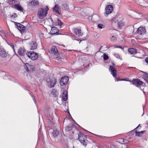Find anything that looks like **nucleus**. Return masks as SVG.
<instances>
[{
  "instance_id": "obj_1",
  "label": "nucleus",
  "mask_w": 148,
  "mask_h": 148,
  "mask_svg": "<svg viewBox=\"0 0 148 148\" xmlns=\"http://www.w3.org/2000/svg\"><path fill=\"white\" fill-rule=\"evenodd\" d=\"M110 22L112 25L115 24L117 22V26L120 28L123 26L125 24L122 15L119 14L112 18L110 20Z\"/></svg>"
},
{
  "instance_id": "obj_2",
  "label": "nucleus",
  "mask_w": 148,
  "mask_h": 148,
  "mask_svg": "<svg viewBox=\"0 0 148 148\" xmlns=\"http://www.w3.org/2000/svg\"><path fill=\"white\" fill-rule=\"evenodd\" d=\"M49 10V8L47 6L44 8L39 9L37 13L38 17L41 19L45 18Z\"/></svg>"
},
{
  "instance_id": "obj_3",
  "label": "nucleus",
  "mask_w": 148,
  "mask_h": 148,
  "mask_svg": "<svg viewBox=\"0 0 148 148\" xmlns=\"http://www.w3.org/2000/svg\"><path fill=\"white\" fill-rule=\"evenodd\" d=\"M26 55L29 58L33 60H36L38 57L37 53L31 51L27 52Z\"/></svg>"
},
{
  "instance_id": "obj_4",
  "label": "nucleus",
  "mask_w": 148,
  "mask_h": 148,
  "mask_svg": "<svg viewBox=\"0 0 148 148\" xmlns=\"http://www.w3.org/2000/svg\"><path fill=\"white\" fill-rule=\"evenodd\" d=\"M133 84L136 86L140 87V89L142 90L143 89V86H142L143 82L139 79H135L132 81Z\"/></svg>"
},
{
  "instance_id": "obj_5",
  "label": "nucleus",
  "mask_w": 148,
  "mask_h": 148,
  "mask_svg": "<svg viewBox=\"0 0 148 148\" xmlns=\"http://www.w3.org/2000/svg\"><path fill=\"white\" fill-rule=\"evenodd\" d=\"M47 81L49 86L50 87L52 88L54 87L56 84V80L55 78L53 77L51 79L50 78L47 79Z\"/></svg>"
},
{
  "instance_id": "obj_6",
  "label": "nucleus",
  "mask_w": 148,
  "mask_h": 148,
  "mask_svg": "<svg viewBox=\"0 0 148 148\" xmlns=\"http://www.w3.org/2000/svg\"><path fill=\"white\" fill-rule=\"evenodd\" d=\"M15 25L16 26L18 29L22 34H23L25 31V27L21 24L16 22H14Z\"/></svg>"
},
{
  "instance_id": "obj_7",
  "label": "nucleus",
  "mask_w": 148,
  "mask_h": 148,
  "mask_svg": "<svg viewBox=\"0 0 148 148\" xmlns=\"http://www.w3.org/2000/svg\"><path fill=\"white\" fill-rule=\"evenodd\" d=\"M86 135H82V134H78V139L84 145H86L85 140L86 139Z\"/></svg>"
},
{
  "instance_id": "obj_8",
  "label": "nucleus",
  "mask_w": 148,
  "mask_h": 148,
  "mask_svg": "<svg viewBox=\"0 0 148 148\" xmlns=\"http://www.w3.org/2000/svg\"><path fill=\"white\" fill-rule=\"evenodd\" d=\"M39 2L37 1L32 0L28 4L29 8H35L39 5Z\"/></svg>"
},
{
  "instance_id": "obj_9",
  "label": "nucleus",
  "mask_w": 148,
  "mask_h": 148,
  "mask_svg": "<svg viewBox=\"0 0 148 148\" xmlns=\"http://www.w3.org/2000/svg\"><path fill=\"white\" fill-rule=\"evenodd\" d=\"M69 81V77L67 76H64L61 78L60 81V84L61 86H63L66 85Z\"/></svg>"
},
{
  "instance_id": "obj_10",
  "label": "nucleus",
  "mask_w": 148,
  "mask_h": 148,
  "mask_svg": "<svg viewBox=\"0 0 148 148\" xmlns=\"http://www.w3.org/2000/svg\"><path fill=\"white\" fill-rule=\"evenodd\" d=\"M53 11L55 13L59 15L61 14V9L60 6L58 5H56L53 8Z\"/></svg>"
},
{
  "instance_id": "obj_11",
  "label": "nucleus",
  "mask_w": 148,
  "mask_h": 148,
  "mask_svg": "<svg viewBox=\"0 0 148 148\" xmlns=\"http://www.w3.org/2000/svg\"><path fill=\"white\" fill-rule=\"evenodd\" d=\"M113 10L112 6L110 5L107 6L105 8L106 14H108L111 13Z\"/></svg>"
},
{
  "instance_id": "obj_12",
  "label": "nucleus",
  "mask_w": 148,
  "mask_h": 148,
  "mask_svg": "<svg viewBox=\"0 0 148 148\" xmlns=\"http://www.w3.org/2000/svg\"><path fill=\"white\" fill-rule=\"evenodd\" d=\"M30 49L32 50L35 49L37 48V45L35 41H32L29 44Z\"/></svg>"
},
{
  "instance_id": "obj_13",
  "label": "nucleus",
  "mask_w": 148,
  "mask_h": 148,
  "mask_svg": "<svg viewBox=\"0 0 148 148\" xmlns=\"http://www.w3.org/2000/svg\"><path fill=\"white\" fill-rule=\"evenodd\" d=\"M137 32L140 35L144 34L146 32L145 29L143 27H140L138 28Z\"/></svg>"
},
{
  "instance_id": "obj_14",
  "label": "nucleus",
  "mask_w": 148,
  "mask_h": 148,
  "mask_svg": "<svg viewBox=\"0 0 148 148\" xmlns=\"http://www.w3.org/2000/svg\"><path fill=\"white\" fill-rule=\"evenodd\" d=\"M74 33L78 37L82 36L83 35V33L81 32V30L78 28H76L74 29Z\"/></svg>"
},
{
  "instance_id": "obj_15",
  "label": "nucleus",
  "mask_w": 148,
  "mask_h": 148,
  "mask_svg": "<svg viewBox=\"0 0 148 148\" xmlns=\"http://www.w3.org/2000/svg\"><path fill=\"white\" fill-rule=\"evenodd\" d=\"M51 52L52 53L56 56H58L59 55V54L58 50L55 47H52L51 49Z\"/></svg>"
},
{
  "instance_id": "obj_16",
  "label": "nucleus",
  "mask_w": 148,
  "mask_h": 148,
  "mask_svg": "<svg viewBox=\"0 0 148 148\" xmlns=\"http://www.w3.org/2000/svg\"><path fill=\"white\" fill-rule=\"evenodd\" d=\"M109 70L111 73L112 75L113 76L115 77L116 76V71L114 68L113 66H110Z\"/></svg>"
},
{
  "instance_id": "obj_17",
  "label": "nucleus",
  "mask_w": 148,
  "mask_h": 148,
  "mask_svg": "<svg viewBox=\"0 0 148 148\" xmlns=\"http://www.w3.org/2000/svg\"><path fill=\"white\" fill-rule=\"evenodd\" d=\"M12 7L21 11H22L23 10V8L18 4H16L14 5H13L12 6Z\"/></svg>"
},
{
  "instance_id": "obj_18",
  "label": "nucleus",
  "mask_w": 148,
  "mask_h": 148,
  "mask_svg": "<svg viewBox=\"0 0 148 148\" xmlns=\"http://www.w3.org/2000/svg\"><path fill=\"white\" fill-rule=\"evenodd\" d=\"M25 49L23 48H20L18 50V54L20 56H24L25 53Z\"/></svg>"
},
{
  "instance_id": "obj_19",
  "label": "nucleus",
  "mask_w": 148,
  "mask_h": 148,
  "mask_svg": "<svg viewBox=\"0 0 148 148\" xmlns=\"http://www.w3.org/2000/svg\"><path fill=\"white\" fill-rule=\"evenodd\" d=\"M51 33L52 35L58 34L57 28L55 27H53L51 29Z\"/></svg>"
},
{
  "instance_id": "obj_20",
  "label": "nucleus",
  "mask_w": 148,
  "mask_h": 148,
  "mask_svg": "<svg viewBox=\"0 0 148 148\" xmlns=\"http://www.w3.org/2000/svg\"><path fill=\"white\" fill-rule=\"evenodd\" d=\"M0 56L3 58L5 57L6 56V54L5 50L2 47H0Z\"/></svg>"
},
{
  "instance_id": "obj_21",
  "label": "nucleus",
  "mask_w": 148,
  "mask_h": 148,
  "mask_svg": "<svg viewBox=\"0 0 148 148\" xmlns=\"http://www.w3.org/2000/svg\"><path fill=\"white\" fill-rule=\"evenodd\" d=\"M62 96L63 100L64 101H66L68 98V93L66 90L64 91Z\"/></svg>"
},
{
  "instance_id": "obj_22",
  "label": "nucleus",
  "mask_w": 148,
  "mask_h": 148,
  "mask_svg": "<svg viewBox=\"0 0 148 148\" xmlns=\"http://www.w3.org/2000/svg\"><path fill=\"white\" fill-rule=\"evenodd\" d=\"M129 52L131 54H134L137 52L136 50L134 48H131L128 49Z\"/></svg>"
},
{
  "instance_id": "obj_23",
  "label": "nucleus",
  "mask_w": 148,
  "mask_h": 148,
  "mask_svg": "<svg viewBox=\"0 0 148 148\" xmlns=\"http://www.w3.org/2000/svg\"><path fill=\"white\" fill-rule=\"evenodd\" d=\"M62 9L65 10H69V5L66 3H64L62 5Z\"/></svg>"
},
{
  "instance_id": "obj_24",
  "label": "nucleus",
  "mask_w": 148,
  "mask_h": 148,
  "mask_svg": "<svg viewBox=\"0 0 148 148\" xmlns=\"http://www.w3.org/2000/svg\"><path fill=\"white\" fill-rule=\"evenodd\" d=\"M59 134V132L58 131L56 130H53L52 133L53 136L54 137L57 136Z\"/></svg>"
},
{
  "instance_id": "obj_25",
  "label": "nucleus",
  "mask_w": 148,
  "mask_h": 148,
  "mask_svg": "<svg viewBox=\"0 0 148 148\" xmlns=\"http://www.w3.org/2000/svg\"><path fill=\"white\" fill-rule=\"evenodd\" d=\"M51 93L53 94L54 97H56L58 95V92L55 89H53L51 91Z\"/></svg>"
},
{
  "instance_id": "obj_26",
  "label": "nucleus",
  "mask_w": 148,
  "mask_h": 148,
  "mask_svg": "<svg viewBox=\"0 0 148 148\" xmlns=\"http://www.w3.org/2000/svg\"><path fill=\"white\" fill-rule=\"evenodd\" d=\"M8 2L10 5H12L16 3L17 1L16 0H8Z\"/></svg>"
},
{
  "instance_id": "obj_27",
  "label": "nucleus",
  "mask_w": 148,
  "mask_h": 148,
  "mask_svg": "<svg viewBox=\"0 0 148 148\" xmlns=\"http://www.w3.org/2000/svg\"><path fill=\"white\" fill-rule=\"evenodd\" d=\"M34 70L33 67L30 65H29L27 67V71H33Z\"/></svg>"
},
{
  "instance_id": "obj_28",
  "label": "nucleus",
  "mask_w": 148,
  "mask_h": 148,
  "mask_svg": "<svg viewBox=\"0 0 148 148\" xmlns=\"http://www.w3.org/2000/svg\"><path fill=\"white\" fill-rule=\"evenodd\" d=\"M143 76L144 79L148 83V74L145 73L144 74Z\"/></svg>"
},
{
  "instance_id": "obj_29",
  "label": "nucleus",
  "mask_w": 148,
  "mask_h": 148,
  "mask_svg": "<svg viewBox=\"0 0 148 148\" xmlns=\"http://www.w3.org/2000/svg\"><path fill=\"white\" fill-rule=\"evenodd\" d=\"M72 125L66 126L65 128V130L66 131H69L72 129Z\"/></svg>"
},
{
  "instance_id": "obj_30",
  "label": "nucleus",
  "mask_w": 148,
  "mask_h": 148,
  "mask_svg": "<svg viewBox=\"0 0 148 148\" xmlns=\"http://www.w3.org/2000/svg\"><path fill=\"white\" fill-rule=\"evenodd\" d=\"M97 26V28L99 29H102L103 28H104V25L103 24L100 23L98 24Z\"/></svg>"
},
{
  "instance_id": "obj_31",
  "label": "nucleus",
  "mask_w": 148,
  "mask_h": 148,
  "mask_svg": "<svg viewBox=\"0 0 148 148\" xmlns=\"http://www.w3.org/2000/svg\"><path fill=\"white\" fill-rule=\"evenodd\" d=\"M17 17L16 14L14 13L13 15H11L10 18L11 19H14Z\"/></svg>"
},
{
  "instance_id": "obj_32",
  "label": "nucleus",
  "mask_w": 148,
  "mask_h": 148,
  "mask_svg": "<svg viewBox=\"0 0 148 148\" xmlns=\"http://www.w3.org/2000/svg\"><path fill=\"white\" fill-rule=\"evenodd\" d=\"M110 40L111 41L114 42L116 40V38L114 36H112L110 38Z\"/></svg>"
},
{
  "instance_id": "obj_33",
  "label": "nucleus",
  "mask_w": 148,
  "mask_h": 148,
  "mask_svg": "<svg viewBox=\"0 0 148 148\" xmlns=\"http://www.w3.org/2000/svg\"><path fill=\"white\" fill-rule=\"evenodd\" d=\"M103 58L105 60H107L108 59V56L106 54H103Z\"/></svg>"
},
{
  "instance_id": "obj_34",
  "label": "nucleus",
  "mask_w": 148,
  "mask_h": 148,
  "mask_svg": "<svg viewBox=\"0 0 148 148\" xmlns=\"http://www.w3.org/2000/svg\"><path fill=\"white\" fill-rule=\"evenodd\" d=\"M58 25H60V26H61L63 25L62 22L58 19Z\"/></svg>"
},
{
  "instance_id": "obj_35",
  "label": "nucleus",
  "mask_w": 148,
  "mask_h": 148,
  "mask_svg": "<svg viewBox=\"0 0 148 148\" xmlns=\"http://www.w3.org/2000/svg\"><path fill=\"white\" fill-rule=\"evenodd\" d=\"M138 1L139 2V4L140 5H142L143 3L145 2V1L143 0H138Z\"/></svg>"
},
{
  "instance_id": "obj_36",
  "label": "nucleus",
  "mask_w": 148,
  "mask_h": 148,
  "mask_svg": "<svg viewBox=\"0 0 148 148\" xmlns=\"http://www.w3.org/2000/svg\"><path fill=\"white\" fill-rule=\"evenodd\" d=\"M9 45L11 47V48L14 51H15V50H14V46L12 44L10 43L9 44Z\"/></svg>"
},
{
  "instance_id": "obj_37",
  "label": "nucleus",
  "mask_w": 148,
  "mask_h": 148,
  "mask_svg": "<svg viewBox=\"0 0 148 148\" xmlns=\"http://www.w3.org/2000/svg\"><path fill=\"white\" fill-rule=\"evenodd\" d=\"M136 136H141V135H140L141 134L140 133V132H136Z\"/></svg>"
},
{
  "instance_id": "obj_38",
  "label": "nucleus",
  "mask_w": 148,
  "mask_h": 148,
  "mask_svg": "<svg viewBox=\"0 0 148 148\" xmlns=\"http://www.w3.org/2000/svg\"><path fill=\"white\" fill-rule=\"evenodd\" d=\"M56 59L58 60L61 61L62 59L60 57H57L56 58Z\"/></svg>"
},
{
  "instance_id": "obj_39",
  "label": "nucleus",
  "mask_w": 148,
  "mask_h": 148,
  "mask_svg": "<svg viewBox=\"0 0 148 148\" xmlns=\"http://www.w3.org/2000/svg\"><path fill=\"white\" fill-rule=\"evenodd\" d=\"M115 57L118 58H120V56L117 54H115L114 55Z\"/></svg>"
},
{
  "instance_id": "obj_40",
  "label": "nucleus",
  "mask_w": 148,
  "mask_h": 148,
  "mask_svg": "<svg viewBox=\"0 0 148 148\" xmlns=\"http://www.w3.org/2000/svg\"><path fill=\"white\" fill-rule=\"evenodd\" d=\"M120 80H124V79H122L120 80V79L119 78H115V81H120Z\"/></svg>"
},
{
  "instance_id": "obj_41",
  "label": "nucleus",
  "mask_w": 148,
  "mask_h": 148,
  "mask_svg": "<svg viewBox=\"0 0 148 148\" xmlns=\"http://www.w3.org/2000/svg\"><path fill=\"white\" fill-rule=\"evenodd\" d=\"M32 97H33V101H34V103L36 104V100L35 99V98H34V96L32 95Z\"/></svg>"
},
{
  "instance_id": "obj_42",
  "label": "nucleus",
  "mask_w": 148,
  "mask_h": 148,
  "mask_svg": "<svg viewBox=\"0 0 148 148\" xmlns=\"http://www.w3.org/2000/svg\"><path fill=\"white\" fill-rule=\"evenodd\" d=\"M110 148H115V147L114 145L112 144L110 145Z\"/></svg>"
},
{
  "instance_id": "obj_43",
  "label": "nucleus",
  "mask_w": 148,
  "mask_h": 148,
  "mask_svg": "<svg viewBox=\"0 0 148 148\" xmlns=\"http://www.w3.org/2000/svg\"><path fill=\"white\" fill-rule=\"evenodd\" d=\"M145 61L147 63H148V57L146 58Z\"/></svg>"
},
{
  "instance_id": "obj_44",
  "label": "nucleus",
  "mask_w": 148,
  "mask_h": 148,
  "mask_svg": "<svg viewBox=\"0 0 148 148\" xmlns=\"http://www.w3.org/2000/svg\"><path fill=\"white\" fill-rule=\"evenodd\" d=\"M141 127V126L140 125H139L134 130H136V129H137L138 128H140Z\"/></svg>"
},
{
  "instance_id": "obj_45",
  "label": "nucleus",
  "mask_w": 148,
  "mask_h": 148,
  "mask_svg": "<svg viewBox=\"0 0 148 148\" xmlns=\"http://www.w3.org/2000/svg\"><path fill=\"white\" fill-rule=\"evenodd\" d=\"M138 14L140 15V16L139 17H137V18H138L140 17H141V14L140 13H139Z\"/></svg>"
},
{
  "instance_id": "obj_46",
  "label": "nucleus",
  "mask_w": 148,
  "mask_h": 148,
  "mask_svg": "<svg viewBox=\"0 0 148 148\" xmlns=\"http://www.w3.org/2000/svg\"><path fill=\"white\" fill-rule=\"evenodd\" d=\"M115 48H120L121 49H122V47L121 46H116L115 47Z\"/></svg>"
},
{
  "instance_id": "obj_47",
  "label": "nucleus",
  "mask_w": 148,
  "mask_h": 148,
  "mask_svg": "<svg viewBox=\"0 0 148 148\" xmlns=\"http://www.w3.org/2000/svg\"><path fill=\"white\" fill-rule=\"evenodd\" d=\"M140 132V133L141 134H143L144 132V131H141V132Z\"/></svg>"
},
{
  "instance_id": "obj_48",
  "label": "nucleus",
  "mask_w": 148,
  "mask_h": 148,
  "mask_svg": "<svg viewBox=\"0 0 148 148\" xmlns=\"http://www.w3.org/2000/svg\"><path fill=\"white\" fill-rule=\"evenodd\" d=\"M112 63L113 66H114L115 65V64L114 63H112Z\"/></svg>"
},
{
  "instance_id": "obj_49",
  "label": "nucleus",
  "mask_w": 148,
  "mask_h": 148,
  "mask_svg": "<svg viewBox=\"0 0 148 148\" xmlns=\"http://www.w3.org/2000/svg\"><path fill=\"white\" fill-rule=\"evenodd\" d=\"M102 47H103V46H101V47H100V50L101 49H102Z\"/></svg>"
},
{
  "instance_id": "obj_50",
  "label": "nucleus",
  "mask_w": 148,
  "mask_h": 148,
  "mask_svg": "<svg viewBox=\"0 0 148 148\" xmlns=\"http://www.w3.org/2000/svg\"><path fill=\"white\" fill-rule=\"evenodd\" d=\"M125 140H123V142H124V141H125Z\"/></svg>"
},
{
  "instance_id": "obj_51",
  "label": "nucleus",
  "mask_w": 148,
  "mask_h": 148,
  "mask_svg": "<svg viewBox=\"0 0 148 148\" xmlns=\"http://www.w3.org/2000/svg\"><path fill=\"white\" fill-rule=\"evenodd\" d=\"M96 136H99V135H96Z\"/></svg>"
},
{
  "instance_id": "obj_52",
  "label": "nucleus",
  "mask_w": 148,
  "mask_h": 148,
  "mask_svg": "<svg viewBox=\"0 0 148 148\" xmlns=\"http://www.w3.org/2000/svg\"><path fill=\"white\" fill-rule=\"evenodd\" d=\"M142 51V52H143V50H142V51Z\"/></svg>"
},
{
  "instance_id": "obj_53",
  "label": "nucleus",
  "mask_w": 148,
  "mask_h": 148,
  "mask_svg": "<svg viewBox=\"0 0 148 148\" xmlns=\"http://www.w3.org/2000/svg\"><path fill=\"white\" fill-rule=\"evenodd\" d=\"M75 124H76V122H75Z\"/></svg>"
}]
</instances>
